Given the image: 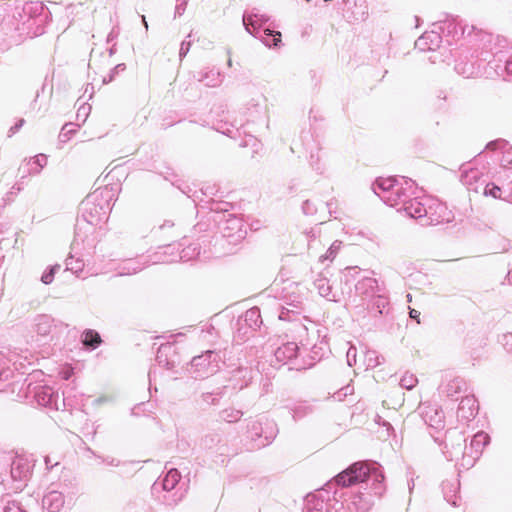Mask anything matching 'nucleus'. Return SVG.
<instances>
[{
  "label": "nucleus",
  "mask_w": 512,
  "mask_h": 512,
  "mask_svg": "<svg viewBox=\"0 0 512 512\" xmlns=\"http://www.w3.org/2000/svg\"><path fill=\"white\" fill-rule=\"evenodd\" d=\"M328 504L319 499L316 495H311L307 497L305 512H327Z\"/></svg>",
  "instance_id": "nucleus-11"
},
{
  "label": "nucleus",
  "mask_w": 512,
  "mask_h": 512,
  "mask_svg": "<svg viewBox=\"0 0 512 512\" xmlns=\"http://www.w3.org/2000/svg\"><path fill=\"white\" fill-rule=\"evenodd\" d=\"M45 464L48 470L52 469L54 466H56L58 463H52L50 458L48 456L45 457Z\"/></svg>",
  "instance_id": "nucleus-22"
},
{
  "label": "nucleus",
  "mask_w": 512,
  "mask_h": 512,
  "mask_svg": "<svg viewBox=\"0 0 512 512\" xmlns=\"http://www.w3.org/2000/svg\"><path fill=\"white\" fill-rule=\"evenodd\" d=\"M437 209L439 210V218L441 219L432 220V224L436 225L441 223H449L453 220L452 212L448 210V208L445 205L439 204L437 206Z\"/></svg>",
  "instance_id": "nucleus-15"
},
{
  "label": "nucleus",
  "mask_w": 512,
  "mask_h": 512,
  "mask_svg": "<svg viewBox=\"0 0 512 512\" xmlns=\"http://www.w3.org/2000/svg\"><path fill=\"white\" fill-rule=\"evenodd\" d=\"M384 476L376 462L359 461L350 465L335 477V482L342 487H349L358 483L373 481V491L380 496L383 493L382 481Z\"/></svg>",
  "instance_id": "nucleus-1"
},
{
  "label": "nucleus",
  "mask_w": 512,
  "mask_h": 512,
  "mask_svg": "<svg viewBox=\"0 0 512 512\" xmlns=\"http://www.w3.org/2000/svg\"><path fill=\"white\" fill-rule=\"evenodd\" d=\"M41 280L45 284H50L53 280V272L51 271L50 273L43 275Z\"/></svg>",
  "instance_id": "nucleus-19"
},
{
  "label": "nucleus",
  "mask_w": 512,
  "mask_h": 512,
  "mask_svg": "<svg viewBox=\"0 0 512 512\" xmlns=\"http://www.w3.org/2000/svg\"><path fill=\"white\" fill-rule=\"evenodd\" d=\"M87 452L90 453L91 455H94V452L90 448H87Z\"/></svg>",
  "instance_id": "nucleus-26"
},
{
  "label": "nucleus",
  "mask_w": 512,
  "mask_h": 512,
  "mask_svg": "<svg viewBox=\"0 0 512 512\" xmlns=\"http://www.w3.org/2000/svg\"><path fill=\"white\" fill-rule=\"evenodd\" d=\"M490 437L488 434L484 432L476 433L470 443V447L468 448L470 456L464 454L462 467L468 469L474 465L476 460L482 454L483 448L489 443Z\"/></svg>",
  "instance_id": "nucleus-3"
},
{
  "label": "nucleus",
  "mask_w": 512,
  "mask_h": 512,
  "mask_svg": "<svg viewBox=\"0 0 512 512\" xmlns=\"http://www.w3.org/2000/svg\"><path fill=\"white\" fill-rule=\"evenodd\" d=\"M404 209L406 213L414 219L422 218L427 214L424 204H422L418 199L407 201Z\"/></svg>",
  "instance_id": "nucleus-10"
},
{
  "label": "nucleus",
  "mask_w": 512,
  "mask_h": 512,
  "mask_svg": "<svg viewBox=\"0 0 512 512\" xmlns=\"http://www.w3.org/2000/svg\"><path fill=\"white\" fill-rule=\"evenodd\" d=\"M264 425L266 426V430L263 431L261 430V432H255V435L258 436L259 438H264L265 441H262L259 443V446H266L268 445L269 443L272 442V440L275 438L278 430L276 428V425L274 424V422L269 419V418H265V423Z\"/></svg>",
  "instance_id": "nucleus-9"
},
{
  "label": "nucleus",
  "mask_w": 512,
  "mask_h": 512,
  "mask_svg": "<svg viewBox=\"0 0 512 512\" xmlns=\"http://www.w3.org/2000/svg\"><path fill=\"white\" fill-rule=\"evenodd\" d=\"M351 505L357 512H368L372 506V502L363 495H355L351 501Z\"/></svg>",
  "instance_id": "nucleus-12"
},
{
  "label": "nucleus",
  "mask_w": 512,
  "mask_h": 512,
  "mask_svg": "<svg viewBox=\"0 0 512 512\" xmlns=\"http://www.w3.org/2000/svg\"><path fill=\"white\" fill-rule=\"evenodd\" d=\"M407 300H408V302L412 301V296L410 294L407 295Z\"/></svg>",
  "instance_id": "nucleus-25"
},
{
  "label": "nucleus",
  "mask_w": 512,
  "mask_h": 512,
  "mask_svg": "<svg viewBox=\"0 0 512 512\" xmlns=\"http://www.w3.org/2000/svg\"><path fill=\"white\" fill-rule=\"evenodd\" d=\"M181 479V474L176 468H171L166 473L164 478L160 483L155 482L153 485V489L156 490L158 486H161L162 489L168 493L172 492L170 495L164 497V501L168 505H176L178 502L182 500L184 497L185 491L181 488H177V484Z\"/></svg>",
  "instance_id": "nucleus-2"
},
{
  "label": "nucleus",
  "mask_w": 512,
  "mask_h": 512,
  "mask_svg": "<svg viewBox=\"0 0 512 512\" xmlns=\"http://www.w3.org/2000/svg\"><path fill=\"white\" fill-rule=\"evenodd\" d=\"M396 179L393 177H380L376 180V186L383 191L391 190L395 185Z\"/></svg>",
  "instance_id": "nucleus-16"
},
{
  "label": "nucleus",
  "mask_w": 512,
  "mask_h": 512,
  "mask_svg": "<svg viewBox=\"0 0 512 512\" xmlns=\"http://www.w3.org/2000/svg\"><path fill=\"white\" fill-rule=\"evenodd\" d=\"M450 435H456L457 436V443L454 445V444H451L449 445L447 442L445 444V448L447 449L444 453L447 457L448 460L450 461H453V460H458L459 457H461V459L463 460V456L464 454H466L467 456H470V453H469V450L468 448L464 445L465 444V438L464 436L458 432V431H451L449 432ZM463 463V461L461 462V464Z\"/></svg>",
  "instance_id": "nucleus-4"
},
{
  "label": "nucleus",
  "mask_w": 512,
  "mask_h": 512,
  "mask_svg": "<svg viewBox=\"0 0 512 512\" xmlns=\"http://www.w3.org/2000/svg\"><path fill=\"white\" fill-rule=\"evenodd\" d=\"M380 420L381 418L375 419V423L378 425L382 424L383 426L387 427V432H389V430L392 429L391 425L386 421L380 422Z\"/></svg>",
  "instance_id": "nucleus-23"
},
{
  "label": "nucleus",
  "mask_w": 512,
  "mask_h": 512,
  "mask_svg": "<svg viewBox=\"0 0 512 512\" xmlns=\"http://www.w3.org/2000/svg\"><path fill=\"white\" fill-rule=\"evenodd\" d=\"M409 315L412 319H415L417 321V323H420V320H419L420 312L418 310L410 309Z\"/></svg>",
  "instance_id": "nucleus-20"
},
{
  "label": "nucleus",
  "mask_w": 512,
  "mask_h": 512,
  "mask_svg": "<svg viewBox=\"0 0 512 512\" xmlns=\"http://www.w3.org/2000/svg\"><path fill=\"white\" fill-rule=\"evenodd\" d=\"M43 507L49 512H59L64 505V496L61 492L50 491L43 498Z\"/></svg>",
  "instance_id": "nucleus-6"
},
{
  "label": "nucleus",
  "mask_w": 512,
  "mask_h": 512,
  "mask_svg": "<svg viewBox=\"0 0 512 512\" xmlns=\"http://www.w3.org/2000/svg\"><path fill=\"white\" fill-rule=\"evenodd\" d=\"M102 462L108 464V465H111V466H118L119 465V462L117 460H115L114 458H106V459H102Z\"/></svg>",
  "instance_id": "nucleus-21"
},
{
  "label": "nucleus",
  "mask_w": 512,
  "mask_h": 512,
  "mask_svg": "<svg viewBox=\"0 0 512 512\" xmlns=\"http://www.w3.org/2000/svg\"><path fill=\"white\" fill-rule=\"evenodd\" d=\"M298 345L295 342H287L278 347L275 356L279 362H287L297 357Z\"/></svg>",
  "instance_id": "nucleus-7"
},
{
  "label": "nucleus",
  "mask_w": 512,
  "mask_h": 512,
  "mask_svg": "<svg viewBox=\"0 0 512 512\" xmlns=\"http://www.w3.org/2000/svg\"><path fill=\"white\" fill-rule=\"evenodd\" d=\"M31 472L29 461L21 456L15 457L11 464V476L16 481L26 480Z\"/></svg>",
  "instance_id": "nucleus-5"
},
{
  "label": "nucleus",
  "mask_w": 512,
  "mask_h": 512,
  "mask_svg": "<svg viewBox=\"0 0 512 512\" xmlns=\"http://www.w3.org/2000/svg\"><path fill=\"white\" fill-rule=\"evenodd\" d=\"M459 489V482L454 481H444L442 483V490L444 494V498L452 504L453 506H458V496L457 492Z\"/></svg>",
  "instance_id": "nucleus-8"
},
{
  "label": "nucleus",
  "mask_w": 512,
  "mask_h": 512,
  "mask_svg": "<svg viewBox=\"0 0 512 512\" xmlns=\"http://www.w3.org/2000/svg\"><path fill=\"white\" fill-rule=\"evenodd\" d=\"M501 193V188L493 183L487 184L484 190L486 196H491L495 199L501 198Z\"/></svg>",
  "instance_id": "nucleus-17"
},
{
  "label": "nucleus",
  "mask_w": 512,
  "mask_h": 512,
  "mask_svg": "<svg viewBox=\"0 0 512 512\" xmlns=\"http://www.w3.org/2000/svg\"><path fill=\"white\" fill-rule=\"evenodd\" d=\"M273 45L277 46L278 43L281 41V33L277 32L275 35H273Z\"/></svg>",
  "instance_id": "nucleus-24"
},
{
  "label": "nucleus",
  "mask_w": 512,
  "mask_h": 512,
  "mask_svg": "<svg viewBox=\"0 0 512 512\" xmlns=\"http://www.w3.org/2000/svg\"><path fill=\"white\" fill-rule=\"evenodd\" d=\"M4 512H26L18 502H8L4 508Z\"/></svg>",
  "instance_id": "nucleus-18"
},
{
  "label": "nucleus",
  "mask_w": 512,
  "mask_h": 512,
  "mask_svg": "<svg viewBox=\"0 0 512 512\" xmlns=\"http://www.w3.org/2000/svg\"><path fill=\"white\" fill-rule=\"evenodd\" d=\"M429 420L425 423L427 424L428 428L430 429L429 433L430 435L437 440L438 438L435 436L434 433H438L445 427L444 418H428Z\"/></svg>",
  "instance_id": "nucleus-14"
},
{
  "label": "nucleus",
  "mask_w": 512,
  "mask_h": 512,
  "mask_svg": "<svg viewBox=\"0 0 512 512\" xmlns=\"http://www.w3.org/2000/svg\"><path fill=\"white\" fill-rule=\"evenodd\" d=\"M82 342L85 346L95 348L102 342V340L96 331L87 330L83 334Z\"/></svg>",
  "instance_id": "nucleus-13"
}]
</instances>
